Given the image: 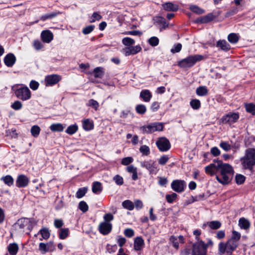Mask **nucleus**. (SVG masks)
<instances>
[{
	"label": "nucleus",
	"mask_w": 255,
	"mask_h": 255,
	"mask_svg": "<svg viewBox=\"0 0 255 255\" xmlns=\"http://www.w3.org/2000/svg\"><path fill=\"white\" fill-rule=\"evenodd\" d=\"M215 18V17L213 13H210L207 15L203 16V21L205 23H208L212 21Z\"/></svg>",
	"instance_id": "54"
},
{
	"label": "nucleus",
	"mask_w": 255,
	"mask_h": 255,
	"mask_svg": "<svg viewBox=\"0 0 255 255\" xmlns=\"http://www.w3.org/2000/svg\"><path fill=\"white\" fill-rule=\"evenodd\" d=\"M113 179L116 183L118 185H122L124 183L123 177L119 175H116L114 177Z\"/></svg>",
	"instance_id": "58"
},
{
	"label": "nucleus",
	"mask_w": 255,
	"mask_h": 255,
	"mask_svg": "<svg viewBox=\"0 0 255 255\" xmlns=\"http://www.w3.org/2000/svg\"><path fill=\"white\" fill-rule=\"evenodd\" d=\"M220 146L225 151H229L231 149V145L227 142H222Z\"/></svg>",
	"instance_id": "59"
},
{
	"label": "nucleus",
	"mask_w": 255,
	"mask_h": 255,
	"mask_svg": "<svg viewBox=\"0 0 255 255\" xmlns=\"http://www.w3.org/2000/svg\"><path fill=\"white\" fill-rule=\"evenodd\" d=\"M207 173L213 175L217 172H220V176L216 175V179L222 184H228L231 181L234 175V170L231 165L224 163L221 160L214 161L205 168Z\"/></svg>",
	"instance_id": "1"
},
{
	"label": "nucleus",
	"mask_w": 255,
	"mask_h": 255,
	"mask_svg": "<svg viewBox=\"0 0 255 255\" xmlns=\"http://www.w3.org/2000/svg\"><path fill=\"white\" fill-rule=\"evenodd\" d=\"M227 38L229 42L231 43L236 44L240 39V35L237 33H231L228 35Z\"/></svg>",
	"instance_id": "22"
},
{
	"label": "nucleus",
	"mask_w": 255,
	"mask_h": 255,
	"mask_svg": "<svg viewBox=\"0 0 255 255\" xmlns=\"http://www.w3.org/2000/svg\"><path fill=\"white\" fill-rule=\"evenodd\" d=\"M93 73L95 77L101 78L104 74V69L101 67H97L94 69Z\"/></svg>",
	"instance_id": "27"
},
{
	"label": "nucleus",
	"mask_w": 255,
	"mask_h": 255,
	"mask_svg": "<svg viewBox=\"0 0 255 255\" xmlns=\"http://www.w3.org/2000/svg\"><path fill=\"white\" fill-rule=\"evenodd\" d=\"M239 224L241 228H243L246 230L249 229L250 225L249 221L244 218L240 219Z\"/></svg>",
	"instance_id": "29"
},
{
	"label": "nucleus",
	"mask_w": 255,
	"mask_h": 255,
	"mask_svg": "<svg viewBox=\"0 0 255 255\" xmlns=\"http://www.w3.org/2000/svg\"><path fill=\"white\" fill-rule=\"evenodd\" d=\"M69 232L68 228L61 229L59 233V238L62 240L66 239L69 235Z\"/></svg>",
	"instance_id": "32"
},
{
	"label": "nucleus",
	"mask_w": 255,
	"mask_h": 255,
	"mask_svg": "<svg viewBox=\"0 0 255 255\" xmlns=\"http://www.w3.org/2000/svg\"><path fill=\"white\" fill-rule=\"evenodd\" d=\"M239 115L238 113H230L224 116L221 120L222 123L225 124H231L233 123H235L238 120Z\"/></svg>",
	"instance_id": "10"
},
{
	"label": "nucleus",
	"mask_w": 255,
	"mask_h": 255,
	"mask_svg": "<svg viewBox=\"0 0 255 255\" xmlns=\"http://www.w3.org/2000/svg\"><path fill=\"white\" fill-rule=\"evenodd\" d=\"M61 79V76L57 74L49 75L45 77L46 86H51L58 83Z\"/></svg>",
	"instance_id": "8"
},
{
	"label": "nucleus",
	"mask_w": 255,
	"mask_h": 255,
	"mask_svg": "<svg viewBox=\"0 0 255 255\" xmlns=\"http://www.w3.org/2000/svg\"><path fill=\"white\" fill-rule=\"evenodd\" d=\"M54 246L52 242H49L47 244L41 243L39 244V250L42 253L45 254L49 251H53Z\"/></svg>",
	"instance_id": "15"
},
{
	"label": "nucleus",
	"mask_w": 255,
	"mask_h": 255,
	"mask_svg": "<svg viewBox=\"0 0 255 255\" xmlns=\"http://www.w3.org/2000/svg\"><path fill=\"white\" fill-rule=\"evenodd\" d=\"M102 190V184L100 182H94L92 185V191L96 194L100 193Z\"/></svg>",
	"instance_id": "25"
},
{
	"label": "nucleus",
	"mask_w": 255,
	"mask_h": 255,
	"mask_svg": "<svg viewBox=\"0 0 255 255\" xmlns=\"http://www.w3.org/2000/svg\"><path fill=\"white\" fill-rule=\"evenodd\" d=\"M29 183L28 178L24 175H19L16 180V186L19 188L24 187L28 185Z\"/></svg>",
	"instance_id": "14"
},
{
	"label": "nucleus",
	"mask_w": 255,
	"mask_h": 255,
	"mask_svg": "<svg viewBox=\"0 0 255 255\" xmlns=\"http://www.w3.org/2000/svg\"><path fill=\"white\" fill-rule=\"evenodd\" d=\"M185 183L183 180H175L171 183V187L173 190L177 192H181L184 190Z\"/></svg>",
	"instance_id": "13"
},
{
	"label": "nucleus",
	"mask_w": 255,
	"mask_h": 255,
	"mask_svg": "<svg viewBox=\"0 0 255 255\" xmlns=\"http://www.w3.org/2000/svg\"><path fill=\"white\" fill-rule=\"evenodd\" d=\"M22 104L19 101H15L11 105V107L14 110H19L21 109Z\"/></svg>",
	"instance_id": "51"
},
{
	"label": "nucleus",
	"mask_w": 255,
	"mask_h": 255,
	"mask_svg": "<svg viewBox=\"0 0 255 255\" xmlns=\"http://www.w3.org/2000/svg\"><path fill=\"white\" fill-rule=\"evenodd\" d=\"M246 109L247 112L255 115V105L253 104H249L246 105Z\"/></svg>",
	"instance_id": "47"
},
{
	"label": "nucleus",
	"mask_w": 255,
	"mask_h": 255,
	"mask_svg": "<svg viewBox=\"0 0 255 255\" xmlns=\"http://www.w3.org/2000/svg\"><path fill=\"white\" fill-rule=\"evenodd\" d=\"M171 147V144L168 139L165 137H160V151H166Z\"/></svg>",
	"instance_id": "17"
},
{
	"label": "nucleus",
	"mask_w": 255,
	"mask_h": 255,
	"mask_svg": "<svg viewBox=\"0 0 255 255\" xmlns=\"http://www.w3.org/2000/svg\"><path fill=\"white\" fill-rule=\"evenodd\" d=\"M0 179L1 180L3 181L4 183L8 186H10L13 184V179L10 175H6L5 176H3Z\"/></svg>",
	"instance_id": "28"
},
{
	"label": "nucleus",
	"mask_w": 255,
	"mask_h": 255,
	"mask_svg": "<svg viewBox=\"0 0 255 255\" xmlns=\"http://www.w3.org/2000/svg\"><path fill=\"white\" fill-rule=\"evenodd\" d=\"M159 39L156 36H152L148 40V43L152 47L157 46L159 43Z\"/></svg>",
	"instance_id": "36"
},
{
	"label": "nucleus",
	"mask_w": 255,
	"mask_h": 255,
	"mask_svg": "<svg viewBox=\"0 0 255 255\" xmlns=\"http://www.w3.org/2000/svg\"><path fill=\"white\" fill-rule=\"evenodd\" d=\"M60 12L57 11H53L49 13H46L44 15H41L39 18V20L42 21H45L47 19H51L56 17L58 15L60 14Z\"/></svg>",
	"instance_id": "19"
},
{
	"label": "nucleus",
	"mask_w": 255,
	"mask_h": 255,
	"mask_svg": "<svg viewBox=\"0 0 255 255\" xmlns=\"http://www.w3.org/2000/svg\"><path fill=\"white\" fill-rule=\"evenodd\" d=\"M78 130V126L76 125L70 126L66 130V132L69 134L72 135L75 133Z\"/></svg>",
	"instance_id": "37"
},
{
	"label": "nucleus",
	"mask_w": 255,
	"mask_h": 255,
	"mask_svg": "<svg viewBox=\"0 0 255 255\" xmlns=\"http://www.w3.org/2000/svg\"><path fill=\"white\" fill-rule=\"evenodd\" d=\"M39 233L41 234L43 239L47 240L50 237V233L47 228H43L40 230Z\"/></svg>",
	"instance_id": "40"
},
{
	"label": "nucleus",
	"mask_w": 255,
	"mask_h": 255,
	"mask_svg": "<svg viewBox=\"0 0 255 255\" xmlns=\"http://www.w3.org/2000/svg\"><path fill=\"white\" fill-rule=\"evenodd\" d=\"M141 165L143 167H145L146 168L148 169L150 171V172H154V166L152 164L149 163L147 161H144L141 162Z\"/></svg>",
	"instance_id": "41"
},
{
	"label": "nucleus",
	"mask_w": 255,
	"mask_h": 255,
	"mask_svg": "<svg viewBox=\"0 0 255 255\" xmlns=\"http://www.w3.org/2000/svg\"><path fill=\"white\" fill-rule=\"evenodd\" d=\"M203 59V56L200 55H195L189 56L182 60L178 63V65L182 68H189L192 66L196 62Z\"/></svg>",
	"instance_id": "6"
},
{
	"label": "nucleus",
	"mask_w": 255,
	"mask_h": 255,
	"mask_svg": "<svg viewBox=\"0 0 255 255\" xmlns=\"http://www.w3.org/2000/svg\"><path fill=\"white\" fill-rule=\"evenodd\" d=\"M19 85L12 86V90L15 96L22 101H27L31 98V91L26 86L19 87Z\"/></svg>",
	"instance_id": "3"
},
{
	"label": "nucleus",
	"mask_w": 255,
	"mask_h": 255,
	"mask_svg": "<svg viewBox=\"0 0 255 255\" xmlns=\"http://www.w3.org/2000/svg\"><path fill=\"white\" fill-rule=\"evenodd\" d=\"M95 27L94 25H89L83 28L82 32L85 35L89 34L94 30Z\"/></svg>",
	"instance_id": "38"
},
{
	"label": "nucleus",
	"mask_w": 255,
	"mask_h": 255,
	"mask_svg": "<svg viewBox=\"0 0 255 255\" xmlns=\"http://www.w3.org/2000/svg\"><path fill=\"white\" fill-rule=\"evenodd\" d=\"M144 246L143 240L140 237H137L134 242V249L136 251L141 250Z\"/></svg>",
	"instance_id": "21"
},
{
	"label": "nucleus",
	"mask_w": 255,
	"mask_h": 255,
	"mask_svg": "<svg viewBox=\"0 0 255 255\" xmlns=\"http://www.w3.org/2000/svg\"><path fill=\"white\" fill-rule=\"evenodd\" d=\"M112 225L111 223L103 222L101 223L98 227L99 232L103 235H108L111 231Z\"/></svg>",
	"instance_id": "11"
},
{
	"label": "nucleus",
	"mask_w": 255,
	"mask_h": 255,
	"mask_svg": "<svg viewBox=\"0 0 255 255\" xmlns=\"http://www.w3.org/2000/svg\"><path fill=\"white\" fill-rule=\"evenodd\" d=\"M54 225L56 228H60L63 226L64 223L61 219H55L54 220Z\"/></svg>",
	"instance_id": "62"
},
{
	"label": "nucleus",
	"mask_w": 255,
	"mask_h": 255,
	"mask_svg": "<svg viewBox=\"0 0 255 255\" xmlns=\"http://www.w3.org/2000/svg\"><path fill=\"white\" fill-rule=\"evenodd\" d=\"M140 51V49H123V53L125 55V56H129L130 55H134Z\"/></svg>",
	"instance_id": "30"
},
{
	"label": "nucleus",
	"mask_w": 255,
	"mask_h": 255,
	"mask_svg": "<svg viewBox=\"0 0 255 255\" xmlns=\"http://www.w3.org/2000/svg\"><path fill=\"white\" fill-rule=\"evenodd\" d=\"M240 238V234L237 232L234 231L233 232V236L230 239V240H232L233 241L236 242V243H238V241H239Z\"/></svg>",
	"instance_id": "55"
},
{
	"label": "nucleus",
	"mask_w": 255,
	"mask_h": 255,
	"mask_svg": "<svg viewBox=\"0 0 255 255\" xmlns=\"http://www.w3.org/2000/svg\"><path fill=\"white\" fill-rule=\"evenodd\" d=\"M139 151L143 155H147L150 152L149 147L145 145L140 146Z\"/></svg>",
	"instance_id": "49"
},
{
	"label": "nucleus",
	"mask_w": 255,
	"mask_h": 255,
	"mask_svg": "<svg viewBox=\"0 0 255 255\" xmlns=\"http://www.w3.org/2000/svg\"><path fill=\"white\" fill-rule=\"evenodd\" d=\"M209 226L212 229H218L220 228L221 224L219 221H212L208 223Z\"/></svg>",
	"instance_id": "42"
},
{
	"label": "nucleus",
	"mask_w": 255,
	"mask_h": 255,
	"mask_svg": "<svg viewBox=\"0 0 255 255\" xmlns=\"http://www.w3.org/2000/svg\"><path fill=\"white\" fill-rule=\"evenodd\" d=\"M114 219L113 215L111 213L106 214L104 216V222L109 223V222L112 221Z\"/></svg>",
	"instance_id": "64"
},
{
	"label": "nucleus",
	"mask_w": 255,
	"mask_h": 255,
	"mask_svg": "<svg viewBox=\"0 0 255 255\" xmlns=\"http://www.w3.org/2000/svg\"><path fill=\"white\" fill-rule=\"evenodd\" d=\"M16 61V58L13 54L9 53L4 59L5 64L8 67H12Z\"/></svg>",
	"instance_id": "18"
},
{
	"label": "nucleus",
	"mask_w": 255,
	"mask_h": 255,
	"mask_svg": "<svg viewBox=\"0 0 255 255\" xmlns=\"http://www.w3.org/2000/svg\"><path fill=\"white\" fill-rule=\"evenodd\" d=\"M135 110L136 112L139 114H143L146 111L145 106L142 104L137 105Z\"/></svg>",
	"instance_id": "44"
},
{
	"label": "nucleus",
	"mask_w": 255,
	"mask_h": 255,
	"mask_svg": "<svg viewBox=\"0 0 255 255\" xmlns=\"http://www.w3.org/2000/svg\"><path fill=\"white\" fill-rule=\"evenodd\" d=\"M238 244L232 240L229 239L226 243L221 242L219 244V251L221 254L225 253L231 254L237 248Z\"/></svg>",
	"instance_id": "5"
},
{
	"label": "nucleus",
	"mask_w": 255,
	"mask_h": 255,
	"mask_svg": "<svg viewBox=\"0 0 255 255\" xmlns=\"http://www.w3.org/2000/svg\"><path fill=\"white\" fill-rule=\"evenodd\" d=\"M40 37L43 42L49 43L53 39V34L49 30H44L41 32Z\"/></svg>",
	"instance_id": "12"
},
{
	"label": "nucleus",
	"mask_w": 255,
	"mask_h": 255,
	"mask_svg": "<svg viewBox=\"0 0 255 255\" xmlns=\"http://www.w3.org/2000/svg\"><path fill=\"white\" fill-rule=\"evenodd\" d=\"M245 177L241 174H237L236 176V182L238 184H241L245 182Z\"/></svg>",
	"instance_id": "53"
},
{
	"label": "nucleus",
	"mask_w": 255,
	"mask_h": 255,
	"mask_svg": "<svg viewBox=\"0 0 255 255\" xmlns=\"http://www.w3.org/2000/svg\"><path fill=\"white\" fill-rule=\"evenodd\" d=\"M207 246L202 241L193 245L192 255H206Z\"/></svg>",
	"instance_id": "7"
},
{
	"label": "nucleus",
	"mask_w": 255,
	"mask_h": 255,
	"mask_svg": "<svg viewBox=\"0 0 255 255\" xmlns=\"http://www.w3.org/2000/svg\"><path fill=\"white\" fill-rule=\"evenodd\" d=\"M190 105L193 109L197 110L200 107V102L198 100L194 99L190 102Z\"/></svg>",
	"instance_id": "48"
},
{
	"label": "nucleus",
	"mask_w": 255,
	"mask_h": 255,
	"mask_svg": "<svg viewBox=\"0 0 255 255\" xmlns=\"http://www.w3.org/2000/svg\"><path fill=\"white\" fill-rule=\"evenodd\" d=\"M87 189L85 187L80 188L76 193V197L78 198L83 197L87 192Z\"/></svg>",
	"instance_id": "46"
},
{
	"label": "nucleus",
	"mask_w": 255,
	"mask_h": 255,
	"mask_svg": "<svg viewBox=\"0 0 255 255\" xmlns=\"http://www.w3.org/2000/svg\"><path fill=\"white\" fill-rule=\"evenodd\" d=\"M216 46L220 48H229L230 45L225 40H220L217 41Z\"/></svg>",
	"instance_id": "43"
},
{
	"label": "nucleus",
	"mask_w": 255,
	"mask_h": 255,
	"mask_svg": "<svg viewBox=\"0 0 255 255\" xmlns=\"http://www.w3.org/2000/svg\"><path fill=\"white\" fill-rule=\"evenodd\" d=\"M79 208L83 212H86L88 210V206L84 201H81L79 203Z\"/></svg>",
	"instance_id": "50"
},
{
	"label": "nucleus",
	"mask_w": 255,
	"mask_h": 255,
	"mask_svg": "<svg viewBox=\"0 0 255 255\" xmlns=\"http://www.w3.org/2000/svg\"><path fill=\"white\" fill-rule=\"evenodd\" d=\"M134 40L128 37H125L122 40L123 44L125 46H128V47H131L134 43Z\"/></svg>",
	"instance_id": "34"
},
{
	"label": "nucleus",
	"mask_w": 255,
	"mask_h": 255,
	"mask_svg": "<svg viewBox=\"0 0 255 255\" xmlns=\"http://www.w3.org/2000/svg\"><path fill=\"white\" fill-rule=\"evenodd\" d=\"M162 6L166 11H176L178 9V6L171 2H167L162 4Z\"/></svg>",
	"instance_id": "16"
},
{
	"label": "nucleus",
	"mask_w": 255,
	"mask_h": 255,
	"mask_svg": "<svg viewBox=\"0 0 255 255\" xmlns=\"http://www.w3.org/2000/svg\"><path fill=\"white\" fill-rule=\"evenodd\" d=\"M242 164L246 168L252 169V167L255 164V149H248L246 151V156L242 159Z\"/></svg>",
	"instance_id": "4"
},
{
	"label": "nucleus",
	"mask_w": 255,
	"mask_h": 255,
	"mask_svg": "<svg viewBox=\"0 0 255 255\" xmlns=\"http://www.w3.org/2000/svg\"><path fill=\"white\" fill-rule=\"evenodd\" d=\"M122 205L125 208L129 210H132L134 208L133 203L128 200L124 201L122 203Z\"/></svg>",
	"instance_id": "35"
},
{
	"label": "nucleus",
	"mask_w": 255,
	"mask_h": 255,
	"mask_svg": "<svg viewBox=\"0 0 255 255\" xmlns=\"http://www.w3.org/2000/svg\"><path fill=\"white\" fill-rule=\"evenodd\" d=\"M30 88L33 90H36L39 87V83L35 81L32 80L29 84Z\"/></svg>",
	"instance_id": "63"
},
{
	"label": "nucleus",
	"mask_w": 255,
	"mask_h": 255,
	"mask_svg": "<svg viewBox=\"0 0 255 255\" xmlns=\"http://www.w3.org/2000/svg\"><path fill=\"white\" fill-rule=\"evenodd\" d=\"M40 128L38 126H33L31 128V134L34 137H37L40 133Z\"/></svg>",
	"instance_id": "39"
},
{
	"label": "nucleus",
	"mask_w": 255,
	"mask_h": 255,
	"mask_svg": "<svg viewBox=\"0 0 255 255\" xmlns=\"http://www.w3.org/2000/svg\"><path fill=\"white\" fill-rule=\"evenodd\" d=\"M177 195L173 193L172 194H167L166 195V199L168 202L172 203L177 198Z\"/></svg>",
	"instance_id": "56"
},
{
	"label": "nucleus",
	"mask_w": 255,
	"mask_h": 255,
	"mask_svg": "<svg viewBox=\"0 0 255 255\" xmlns=\"http://www.w3.org/2000/svg\"><path fill=\"white\" fill-rule=\"evenodd\" d=\"M83 127L86 130H89L93 128L94 125L89 119H86L83 121Z\"/></svg>",
	"instance_id": "26"
},
{
	"label": "nucleus",
	"mask_w": 255,
	"mask_h": 255,
	"mask_svg": "<svg viewBox=\"0 0 255 255\" xmlns=\"http://www.w3.org/2000/svg\"><path fill=\"white\" fill-rule=\"evenodd\" d=\"M89 105L92 107L96 110H97L99 107V103L95 100L91 99L89 101Z\"/></svg>",
	"instance_id": "60"
},
{
	"label": "nucleus",
	"mask_w": 255,
	"mask_h": 255,
	"mask_svg": "<svg viewBox=\"0 0 255 255\" xmlns=\"http://www.w3.org/2000/svg\"><path fill=\"white\" fill-rule=\"evenodd\" d=\"M208 92V89L204 86H200L196 89V94L200 96L207 95Z\"/></svg>",
	"instance_id": "31"
},
{
	"label": "nucleus",
	"mask_w": 255,
	"mask_h": 255,
	"mask_svg": "<svg viewBox=\"0 0 255 255\" xmlns=\"http://www.w3.org/2000/svg\"><path fill=\"white\" fill-rule=\"evenodd\" d=\"M124 234L127 237L131 238L134 235V231L131 229H126L124 231Z\"/></svg>",
	"instance_id": "61"
},
{
	"label": "nucleus",
	"mask_w": 255,
	"mask_h": 255,
	"mask_svg": "<svg viewBox=\"0 0 255 255\" xmlns=\"http://www.w3.org/2000/svg\"><path fill=\"white\" fill-rule=\"evenodd\" d=\"M36 224L34 220L28 218H21L14 224V228L19 232H26L28 233Z\"/></svg>",
	"instance_id": "2"
},
{
	"label": "nucleus",
	"mask_w": 255,
	"mask_h": 255,
	"mask_svg": "<svg viewBox=\"0 0 255 255\" xmlns=\"http://www.w3.org/2000/svg\"><path fill=\"white\" fill-rule=\"evenodd\" d=\"M160 31L161 30V29H165L166 28H167L168 26L169 23L166 22V19L164 17L160 16Z\"/></svg>",
	"instance_id": "52"
},
{
	"label": "nucleus",
	"mask_w": 255,
	"mask_h": 255,
	"mask_svg": "<svg viewBox=\"0 0 255 255\" xmlns=\"http://www.w3.org/2000/svg\"><path fill=\"white\" fill-rule=\"evenodd\" d=\"M189 9L193 12L198 14H203L205 12L204 9L200 8L199 6L196 5H191L190 6Z\"/></svg>",
	"instance_id": "33"
},
{
	"label": "nucleus",
	"mask_w": 255,
	"mask_h": 255,
	"mask_svg": "<svg viewBox=\"0 0 255 255\" xmlns=\"http://www.w3.org/2000/svg\"><path fill=\"white\" fill-rule=\"evenodd\" d=\"M64 127L62 124L60 123L53 124L50 127V129L51 131H62L63 130Z\"/></svg>",
	"instance_id": "24"
},
{
	"label": "nucleus",
	"mask_w": 255,
	"mask_h": 255,
	"mask_svg": "<svg viewBox=\"0 0 255 255\" xmlns=\"http://www.w3.org/2000/svg\"><path fill=\"white\" fill-rule=\"evenodd\" d=\"M140 97L145 102H148L150 100L152 97V94L149 90H144L141 91V92H140Z\"/></svg>",
	"instance_id": "20"
},
{
	"label": "nucleus",
	"mask_w": 255,
	"mask_h": 255,
	"mask_svg": "<svg viewBox=\"0 0 255 255\" xmlns=\"http://www.w3.org/2000/svg\"><path fill=\"white\" fill-rule=\"evenodd\" d=\"M92 20L90 22H95L96 20L99 21L102 18L101 15L98 12H94L91 16Z\"/></svg>",
	"instance_id": "45"
},
{
	"label": "nucleus",
	"mask_w": 255,
	"mask_h": 255,
	"mask_svg": "<svg viewBox=\"0 0 255 255\" xmlns=\"http://www.w3.org/2000/svg\"><path fill=\"white\" fill-rule=\"evenodd\" d=\"M159 124L157 123H152L147 126L140 128L143 133H150L158 130Z\"/></svg>",
	"instance_id": "9"
},
{
	"label": "nucleus",
	"mask_w": 255,
	"mask_h": 255,
	"mask_svg": "<svg viewBox=\"0 0 255 255\" xmlns=\"http://www.w3.org/2000/svg\"><path fill=\"white\" fill-rule=\"evenodd\" d=\"M7 249L10 255H16L18 250V246L16 243L10 244Z\"/></svg>",
	"instance_id": "23"
},
{
	"label": "nucleus",
	"mask_w": 255,
	"mask_h": 255,
	"mask_svg": "<svg viewBox=\"0 0 255 255\" xmlns=\"http://www.w3.org/2000/svg\"><path fill=\"white\" fill-rule=\"evenodd\" d=\"M133 159L131 157H127L124 158L121 162V163L124 165H128L132 162Z\"/></svg>",
	"instance_id": "57"
}]
</instances>
